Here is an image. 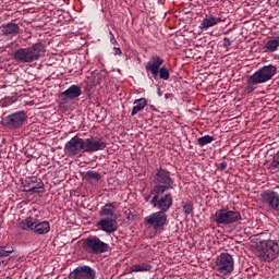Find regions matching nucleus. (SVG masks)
Instances as JSON below:
<instances>
[{
  "label": "nucleus",
  "mask_w": 279,
  "mask_h": 279,
  "mask_svg": "<svg viewBox=\"0 0 279 279\" xmlns=\"http://www.w3.org/2000/svg\"><path fill=\"white\" fill-rule=\"evenodd\" d=\"M10 254H14V247L10 245H0V258H8Z\"/></svg>",
  "instance_id": "nucleus-26"
},
{
  "label": "nucleus",
  "mask_w": 279,
  "mask_h": 279,
  "mask_svg": "<svg viewBox=\"0 0 279 279\" xmlns=\"http://www.w3.org/2000/svg\"><path fill=\"white\" fill-rule=\"evenodd\" d=\"M97 228L107 234H112L119 230V225L117 223V219L113 218H101L97 222Z\"/></svg>",
  "instance_id": "nucleus-15"
},
{
  "label": "nucleus",
  "mask_w": 279,
  "mask_h": 279,
  "mask_svg": "<svg viewBox=\"0 0 279 279\" xmlns=\"http://www.w3.org/2000/svg\"><path fill=\"white\" fill-rule=\"evenodd\" d=\"M46 51L41 43L33 44L31 47L17 49L13 53V60L22 64H29L45 58Z\"/></svg>",
  "instance_id": "nucleus-1"
},
{
  "label": "nucleus",
  "mask_w": 279,
  "mask_h": 279,
  "mask_svg": "<svg viewBox=\"0 0 279 279\" xmlns=\"http://www.w3.org/2000/svg\"><path fill=\"white\" fill-rule=\"evenodd\" d=\"M223 47H226V49H228V47H230L232 45V41H230V38L225 37L223 38Z\"/></svg>",
  "instance_id": "nucleus-36"
},
{
  "label": "nucleus",
  "mask_w": 279,
  "mask_h": 279,
  "mask_svg": "<svg viewBox=\"0 0 279 279\" xmlns=\"http://www.w3.org/2000/svg\"><path fill=\"white\" fill-rule=\"evenodd\" d=\"M161 64H165V60L159 56H153L150 60L146 63L145 69L147 73H150L154 80H158V70Z\"/></svg>",
  "instance_id": "nucleus-16"
},
{
  "label": "nucleus",
  "mask_w": 279,
  "mask_h": 279,
  "mask_svg": "<svg viewBox=\"0 0 279 279\" xmlns=\"http://www.w3.org/2000/svg\"><path fill=\"white\" fill-rule=\"evenodd\" d=\"M276 73H278V66L274 64H268L260 68L258 71L247 77V93H254L258 84H267V82H269V80H271Z\"/></svg>",
  "instance_id": "nucleus-2"
},
{
  "label": "nucleus",
  "mask_w": 279,
  "mask_h": 279,
  "mask_svg": "<svg viewBox=\"0 0 279 279\" xmlns=\"http://www.w3.org/2000/svg\"><path fill=\"white\" fill-rule=\"evenodd\" d=\"M158 77L160 80H169V77H171V74L169 73V69H167L166 66H162L158 70Z\"/></svg>",
  "instance_id": "nucleus-29"
},
{
  "label": "nucleus",
  "mask_w": 279,
  "mask_h": 279,
  "mask_svg": "<svg viewBox=\"0 0 279 279\" xmlns=\"http://www.w3.org/2000/svg\"><path fill=\"white\" fill-rule=\"evenodd\" d=\"M83 247L88 254H106L110 250V244L97 236H89L84 240Z\"/></svg>",
  "instance_id": "nucleus-9"
},
{
  "label": "nucleus",
  "mask_w": 279,
  "mask_h": 279,
  "mask_svg": "<svg viewBox=\"0 0 279 279\" xmlns=\"http://www.w3.org/2000/svg\"><path fill=\"white\" fill-rule=\"evenodd\" d=\"M22 186L24 193H43V189H45V183H43V180L36 177H32L23 180Z\"/></svg>",
  "instance_id": "nucleus-14"
},
{
  "label": "nucleus",
  "mask_w": 279,
  "mask_h": 279,
  "mask_svg": "<svg viewBox=\"0 0 279 279\" xmlns=\"http://www.w3.org/2000/svg\"><path fill=\"white\" fill-rule=\"evenodd\" d=\"M262 202L267 206L268 210L279 213V194L278 192L268 190L260 194Z\"/></svg>",
  "instance_id": "nucleus-13"
},
{
  "label": "nucleus",
  "mask_w": 279,
  "mask_h": 279,
  "mask_svg": "<svg viewBox=\"0 0 279 279\" xmlns=\"http://www.w3.org/2000/svg\"><path fill=\"white\" fill-rule=\"evenodd\" d=\"M61 96L65 97V101L66 99H70L71 101H73V99H78L80 97H82V87H80L78 85H72L68 89L62 92Z\"/></svg>",
  "instance_id": "nucleus-18"
},
{
  "label": "nucleus",
  "mask_w": 279,
  "mask_h": 279,
  "mask_svg": "<svg viewBox=\"0 0 279 279\" xmlns=\"http://www.w3.org/2000/svg\"><path fill=\"white\" fill-rule=\"evenodd\" d=\"M146 106H147V98L135 99L133 102L131 117H135V114H138V112H141L142 110H145Z\"/></svg>",
  "instance_id": "nucleus-22"
},
{
  "label": "nucleus",
  "mask_w": 279,
  "mask_h": 279,
  "mask_svg": "<svg viewBox=\"0 0 279 279\" xmlns=\"http://www.w3.org/2000/svg\"><path fill=\"white\" fill-rule=\"evenodd\" d=\"M0 266H1V262H0Z\"/></svg>",
  "instance_id": "nucleus-40"
},
{
  "label": "nucleus",
  "mask_w": 279,
  "mask_h": 279,
  "mask_svg": "<svg viewBox=\"0 0 279 279\" xmlns=\"http://www.w3.org/2000/svg\"><path fill=\"white\" fill-rule=\"evenodd\" d=\"M259 260L271 263L279 256V244L276 240H262L256 244Z\"/></svg>",
  "instance_id": "nucleus-3"
},
{
  "label": "nucleus",
  "mask_w": 279,
  "mask_h": 279,
  "mask_svg": "<svg viewBox=\"0 0 279 279\" xmlns=\"http://www.w3.org/2000/svg\"><path fill=\"white\" fill-rule=\"evenodd\" d=\"M99 216L104 219H118L117 216V205L114 203H107L101 207Z\"/></svg>",
  "instance_id": "nucleus-17"
},
{
  "label": "nucleus",
  "mask_w": 279,
  "mask_h": 279,
  "mask_svg": "<svg viewBox=\"0 0 279 279\" xmlns=\"http://www.w3.org/2000/svg\"><path fill=\"white\" fill-rule=\"evenodd\" d=\"M25 121H27V113L22 110L7 116L2 120V123L4 128H9V130H19Z\"/></svg>",
  "instance_id": "nucleus-11"
},
{
  "label": "nucleus",
  "mask_w": 279,
  "mask_h": 279,
  "mask_svg": "<svg viewBox=\"0 0 279 279\" xmlns=\"http://www.w3.org/2000/svg\"><path fill=\"white\" fill-rule=\"evenodd\" d=\"M49 230H51V226H49V221H38V219L34 218L32 232L35 234H48Z\"/></svg>",
  "instance_id": "nucleus-20"
},
{
  "label": "nucleus",
  "mask_w": 279,
  "mask_h": 279,
  "mask_svg": "<svg viewBox=\"0 0 279 279\" xmlns=\"http://www.w3.org/2000/svg\"><path fill=\"white\" fill-rule=\"evenodd\" d=\"M157 95H158L159 97H162V90H160V88L157 89Z\"/></svg>",
  "instance_id": "nucleus-38"
},
{
  "label": "nucleus",
  "mask_w": 279,
  "mask_h": 279,
  "mask_svg": "<svg viewBox=\"0 0 279 279\" xmlns=\"http://www.w3.org/2000/svg\"><path fill=\"white\" fill-rule=\"evenodd\" d=\"M64 154L68 158H82L86 154L84 138L74 136L64 145Z\"/></svg>",
  "instance_id": "nucleus-7"
},
{
  "label": "nucleus",
  "mask_w": 279,
  "mask_h": 279,
  "mask_svg": "<svg viewBox=\"0 0 279 279\" xmlns=\"http://www.w3.org/2000/svg\"><path fill=\"white\" fill-rule=\"evenodd\" d=\"M145 226L153 228L155 232H162L165 227L169 223L167 213L155 211L144 218Z\"/></svg>",
  "instance_id": "nucleus-8"
},
{
  "label": "nucleus",
  "mask_w": 279,
  "mask_h": 279,
  "mask_svg": "<svg viewBox=\"0 0 279 279\" xmlns=\"http://www.w3.org/2000/svg\"><path fill=\"white\" fill-rule=\"evenodd\" d=\"M153 266L150 264H138V265H133L131 267V271L138 274V272H145V271H151Z\"/></svg>",
  "instance_id": "nucleus-25"
},
{
  "label": "nucleus",
  "mask_w": 279,
  "mask_h": 279,
  "mask_svg": "<svg viewBox=\"0 0 279 279\" xmlns=\"http://www.w3.org/2000/svg\"><path fill=\"white\" fill-rule=\"evenodd\" d=\"M113 52H114V56H123V51H121V48L119 47H113Z\"/></svg>",
  "instance_id": "nucleus-37"
},
{
  "label": "nucleus",
  "mask_w": 279,
  "mask_h": 279,
  "mask_svg": "<svg viewBox=\"0 0 279 279\" xmlns=\"http://www.w3.org/2000/svg\"><path fill=\"white\" fill-rule=\"evenodd\" d=\"M145 202H149V196H148V197H145Z\"/></svg>",
  "instance_id": "nucleus-39"
},
{
  "label": "nucleus",
  "mask_w": 279,
  "mask_h": 279,
  "mask_svg": "<svg viewBox=\"0 0 279 279\" xmlns=\"http://www.w3.org/2000/svg\"><path fill=\"white\" fill-rule=\"evenodd\" d=\"M15 102H16V98H14V97H4L1 100V106H2V108H8V106H12V104H15Z\"/></svg>",
  "instance_id": "nucleus-30"
},
{
  "label": "nucleus",
  "mask_w": 279,
  "mask_h": 279,
  "mask_svg": "<svg viewBox=\"0 0 279 279\" xmlns=\"http://www.w3.org/2000/svg\"><path fill=\"white\" fill-rule=\"evenodd\" d=\"M270 167H272V169H279V150L274 156L272 161L270 162Z\"/></svg>",
  "instance_id": "nucleus-32"
},
{
  "label": "nucleus",
  "mask_w": 279,
  "mask_h": 279,
  "mask_svg": "<svg viewBox=\"0 0 279 279\" xmlns=\"http://www.w3.org/2000/svg\"><path fill=\"white\" fill-rule=\"evenodd\" d=\"M1 32L3 36H7L8 38H14V36L21 32V27L19 24L7 23L1 26Z\"/></svg>",
  "instance_id": "nucleus-19"
},
{
  "label": "nucleus",
  "mask_w": 279,
  "mask_h": 279,
  "mask_svg": "<svg viewBox=\"0 0 279 279\" xmlns=\"http://www.w3.org/2000/svg\"><path fill=\"white\" fill-rule=\"evenodd\" d=\"M167 191L168 190L150 191V195H153L150 205L153 208H156L161 213H169V210H171V206H173V195L171 193H167Z\"/></svg>",
  "instance_id": "nucleus-4"
},
{
  "label": "nucleus",
  "mask_w": 279,
  "mask_h": 279,
  "mask_svg": "<svg viewBox=\"0 0 279 279\" xmlns=\"http://www.w3.org/2000/svg\"><path fill=\"white\" fill-rule=\"evenodd\" d=\"M183 213L185 215H191V213H193V203L192 202H185L183 204Z\"/></svg>",
  "instance_id": "nucleus-31"
},
{
  "label": "nucleus",
  "mask_w": 279,
  "mask_h": 279,
  "mask_svg": "<svg viewBox=\"0 0 279 279\" xmlns=\"http://www.w3.org/2000/svg\"><path fill=\"white\" fill-rule=\"evenodd\" d=\"M109 36H110L111 45H119V43L117 41V38L114 37V34L112 33V31H109Z\"/></svg>",
  "instance_id": "nucleus-34"
},
{
  "label": "nucleus",
  "mask_w": 279,
  "mask_h": 279,
  "mask_svg": "<svg viewBox=\"0 0 279 279\" xmlns=\"http://www.w3.org/2000/svg\"><path fill=\"white\" fill-rule=\"evenodd\" d=\"M124 215H125V218L128 219V221H134V215L132 214V210L125 209Z\"/></svg>",
  "instance_id": "nucleus-33"
},
{
  "label": "nucleus",
  "mask_w": 279,
  "mask_h": 279,
  "mask_svg": "<svg viewBox=\"0 0 279 279\" xmlns=\"http://www.w3.org/2000/svg\"><path fill=\"white\" fill-rule=\"evenodd\" d=\"M241 219V213L230 209H219L213 215V221L217 226H232V223H238Z\"/></svg>",
  "instance_id": "nucleus-6"
},
{
  "label": "nucleus",
  "mask_w": 279,
  "mask_h": 279,
  "mask_svg": "<svg viewBox=\"0 0 279 279\" xmlns=\"http://www.w3.org/2000/svg\"><path fill=\"white\" fill-rule=\"evenodd\" d=\"M223 20L221 17H215L213 15L203 19L199 25V29H210V27H215V25H219Z\"/></svg>",
  "instance_id": "nucleus-21"
},
{
  "label": "nucleus",
  "mask_w": 279,
  "mask_h": 279,
  "mask_svg": "<svg viewBox=\"0 0 279 279\" xmlns=\"http://www.w3.org/2000/svg\"><path fill=\"white\" fill-rule=\"evenodd\" d=\"M85 145V154H95V151H104L108 147V143L101 137L90 136L83 138Z\"/></svg>",
  "instance_id": "nucleus-12"
},
{
  "label": "nucleus",
  "mask_w": 279,
  "mask_h": 279,
  "mask_svg": "<svg viewBox=\"0 0 279 279\" xmlns=\"http://www.w3.org/2000/svg\"><path fill=\"white\" fill-rule=\"evenodd\" d=\"M153 183L155 186L153 191H171L173 190V178H171V172L165 168H158L155 171Z\"/></svg>",
  "instance_id": "nucleus-5"
},
{
  "label": "nucleus",
  "mask_w": 279,
  "mask_h": 279,
  "mask_svg": "<svg viewBox=\"0 0 279 279\" xmlns=\"http://www.w3.org/2000/svg\"><path fill=\"white\" fill-rule=\"evenodd\" d=\"M279 47V36L275 37L274 39H269L266 45L264 46L270 53L278 51Z\"/></svg>",
  "instance_id": "nucleus-24"
},
{
  "label": "nucleus",
  "mask_w": 279,
  "mask_h": 279,
  "mask_svg": "<svg viewBox=\"0 0 279 279\" xmlns=\"http://www.w3.org/2000/svg\"><path fill=\"white\" fill-rule=\"evenodd\" d=\"M17 226L20 230H31L34 229V217H27L25 219H19L17 220Z\"/></svg>",
  "instance_id": "nucleus-23"
},
{
  "label": "nucleus",
  "mask_w": 279,
  "mask_h": 279,
  "mask_svg": "<svg viewBox=\"0 0 279 279\" xmlns=\"http://www.w3.org/2000/svg\"><path fill=\"white\" fill-rule=\"evenodd\" d=\"M85 178L86 180H96L97 182H99V180H101V173L88 170L87 172H85Z\"/></svg>",
  "instance_id": "nucleus-28"
},
{
  "label": "nucleus",
  "mask_w": 279,
  "mask_h": 279,
  "mask_svg": "<svg viewBox=\"0 0 279 279\" xmlns=\"http://www.w3.org/2000/svg\"><path fill=\"white\" fill-rule=\"evenodd\" d=\"M215 141V136L205 135L197 140L199 147H206V145H210Z\"/></svg>",
  "instance_id": "nucleus-27"
},
{
  "label": "nucleus",
  "mask_w": 279,
  "mask_h": 279,
  "mask_svg": "<svg viewBox=\"0 0 279 279\" xmlns=\"http://www.w3.org/2000/svg\"><path fill=\"white\" fill-rule=\"evenodd\" d=\"M216 271L221 276H230L234 271V258L230 253H221L215 262Z\"/></svg>",
  "instance_id": "nucleus-10"
},
{
  "label": "nucleus",
  "mask_w": 279,
  "mask_h": 279,
  "mask_svg": "<svg viewBox=\"0 0 279 279\" xmlns=\"http://www.w3.org/2000/svg\"><path fill=\"white\" fill-rule=\"evenodd\" d=\"M218 169L220 171H225V169H228V162L222 161V162L218 163Z\"/></svg>",
  "instance_id": "nucleus-35"
}]
</instances>
